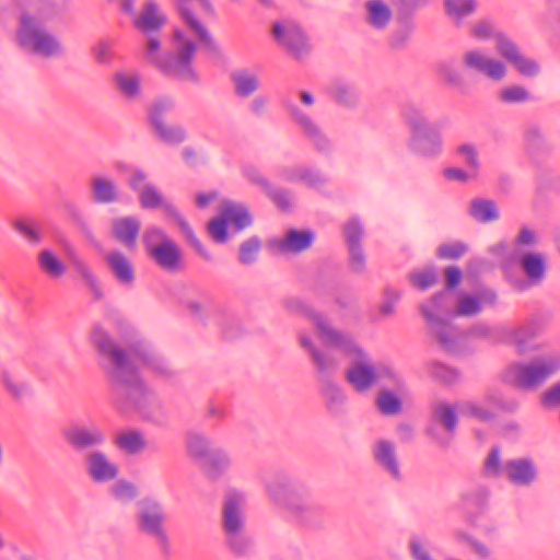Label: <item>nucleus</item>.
<instances>
[{
	"label": "nucleus",
	"mask_w": 560,
	"mask_h": 560,
	"mask_svg": "<svg viewBox=\"0 0 560 560\" xmlns=\"http://www.w3.org/2000/svg\"><path fill=\"white\" fill-rule=\"evenodd\" d=\"M140 221L133 215L115 219L113 234L117 241L127 247H133L140 232Z\"/></svg>",
	"instance_id": "32"
},
{
	"label": "nucleus",
	"mask_w": 560,
	"mask_h": 560,
	"mask_svg": "<svg viewBox=\"0 0 560 560\" xmlns=\"http://www.w3.org/2000/svg\"><path fill=\"white\" fill-rule=\"evenodd\" d=\"M74 267L77 272L84 279L86 285L94 296V300L101 301L104 298V293L97 277L91 271L89 266L81 260H75Z\"/></svg>",
	"instance_id": "51"
},
{
	"label": "nucleus",
	"mask_w": 560,
	"mask_h": 560,
	"mask_svg": "<svg viewBox=\"0 0 560 560\" xmlns=\"http://www.w3.org/2000/svg\"><path fill=\"white\" fill-rule=\"evenodd\" d=\"M215 446L205 434L189 432L187 434V451L198 463L202 460Z\"/></svg>",
	"instance_id": "42"
},
{
	"label": "nucleus",
	"mask_w": 560,
	"mask_h": 560,
	"mask_svg": "<svg viewBox=\"0 0 560 560\" xmlns=\"http://www.w3.org/2000/svg\"><path fill=\"white\" fill-rule=\"evenodd\" d=\"M18 39L22 47L43 57L59 56L63 52L57 37L43 27L38 18L28 13H23L20 18Z\"/></svg>",
	"instance_id": "10"
},
{
	"label": "nucleus",
	"mask_w": 560,
	"mask_h": 560,
	"mask_svg": "<svg viewBox=\"0 0 560 560\" xmlns=\"http://www.w3.org/2000/svg\"><path fill=\"white\" fill-rule=\"evenodd\" d=\"M114 80L117 88L126 97L135 98L140 94V81L138 77L120 72L115 74Z\"/></svg>",
	"instance_id": "52"
},
{
	"label": "nucleus",
	"mask_w": 560,
	"mask_h": 560,
	"mask_svg": "<svg viewBox=\"0 0 560 560\" xmlns=\"http://www.w3.org/2000/svg\"><path fill=\"white\" fill-rule=\"evenodd\" d=\"M467 252V245L463 242L455 241L444 243L438 248V255L442 258L455 259L463 256Z\"/></svg>",
	"instance_id": "63"
},
{
	"label": "nucleus",
	"mask_w": 560,
	"mask_h": 560,
	"mask_svg": "<svg viewBox=\"0 0 560 560\" xmlns=\"http://www.w3.org/2000/svg\"><path fill=\"white\" fill-rule=\"evenodd\" d=\"M199 466L203 474L211 480L219 479L230 467L231 460L228 453L215 446L202 460Z\"/></svg>",
	"instance_id": "30"
},
{
	"label": "nucleus",
	"mask_w": 560,
	"mask_h": 560,
	"mask_svg": "<svg viewBox=\"0 0 560 560\" xmlns=\"http://www.w3.org/2000/svg\"><path fill=\"white\" fill-rule=\"evenodd\" d=\"M243 501L244 498L241 493L230 491L223 504V530L231 551L236 556L247 553L252 546L250 539L244 533Z\"/></svg>",
	"instance_id": "9"
},
{
	"label": "nucleus",
	"mask_w": 560,
	"mask_h": 560,
	"mask_svg": "<svg viewBox=\"0 0 560 560\" xmlns=\"http://www.w3.org/2000/svg\"><path fill=\"white\" fill-rule=\"evenodd\" d=\"M268 493L300 527L318 528L327 517L326 503L302 482L289 478L279 479L268 486Z\"/></svg>",
	"instance_id": "4"
},
{
	"label": "nucleus",
	"mask_w": 560,
	"mask_h": 560,
	"mask_svg": "<svg viewBox=\"0 0 560 560\" xmlns=\"http://www.w3.org/2000/svg\"><path fill=\"white\" fill-rule=\"evenodd\" d=\"M516 258L523 272L526 276V280H520L515 283L518 289L524 290L529 287L537 285L544 280L546 276L547 262L545 256L541 253H525Z\"/></svg>",
	"instance_id": "24"
},
{
	"label": "nucleus",
	"mask_w": 560,
	"mask_h": 560,
	"mask_svg": "<svg viewBox=\"0 0 560 560\" xmlns=\"http://www.w3.org/2000/svg\"><path fill=\"white\" fill-rule=\"evenodd\" d=\"M145 36V56L166 74L184 81L197 82L198 75L192 68V60L196 54V44L187 39L180 30L174 31V39L177 43L174 52L160 56L161 36L160 32L143 33Z\"/></svg>",
	"instance_id": "5"
},
{
	"label": "nucleus",
	"mask_w": 560,
	"mask_h": 560,
	"mask_svg": "<svg viewBox=\"0 0 560 560\" xmlns=\"http://www.w3.org/2000/svg\"><path fill=\"white\" fill-rule=\"evenodd\" d=\"M268 198L281 210L288 211L291 208V194L288 189L276 187L272 184L265 190Z\"/></svg>",
	"instance_id": "57"
},
{
	"label": "nucleus",
	"mask_w": 560,
	"mask_h": 560,
	"mask_svg": "<svg viewBox=\"0 0 560 560\" xmlns=\"http://www.w3.org/2000/svg\"><path fill=\"white\" fill-rule=\"evenodd\" d=\"M365 7L368 10L366 22L376 28L385 27V2L383 0H368Z\"/></svg>",
	"instance_id": "54"
},
{
	"label": "nucleus",
	"mask_w": 560,
	"mask_h": 560,
	"mask_svg": "<svg viewBox=\"0 0 560 560\" xmlns=\"http://www.w3.org/2000/svg\"><path fill=\"white\" fill-rule=\"evenodd\" d=\"M504 478L515 487L528 488L538 479L537 464L527 456L508 459Z\"/></svg>",
	"instance_id": "20"
},
{
	"label": "nucleus",
	"mask_w": 560,
	"mask_h": 560,
	"mask_svg": "<svg viewBox=\"0 0 560 560\" xmlns=\"http://www.w3.org/2000/svg\"><path fill=\"white\" fill-rule=\"evenodd\" d=\"M178 11L180 13L182 19L185 21L187 25L195 32V34L198 36L201 44L205 46V48L211 54L219 56L220 49L214 39L209 34L206 26L194 15V13L190 11V9L187 7V0H175ZM201 4V7L208 11L212 12L213 8L209 0H198Z\"/></svg>",
	"instance_id": "23"
},
{
	"label": "nucleus",
	"mask_w": 560,
	"mask_h": 560,
	"mask_svg": "<svg viewBox=\"0 0 560 560\" xmlns=\"http://www.w3.org/2000/svg\"><path fill=\"white\" fill-rule=\"evenodd\" d=\"M138 198L143 209L163 208L167 215V206L175 207L172 202L164 200L163 195L153 184L147 186L143 191H140Z\"/></svg>",
	"instance_id": "47"
},
{
	"label": "nucleus",
	"mask_w": 560,
	"mask_h": 560,
	"mask_svg": "<svg viewBox=\"0 0 560 560\" xmlns=\"http://www.w3.org/2000/svg\"><path fill=\"white\" fill-rule=\"evenodd\" d=\"M499 55L503 59L492 56L483 48L475 47L464 51L462 62L467 70L494 82L503 81L506 78L509 72L506 62L526 78L537 77L540 72L538 61L527 57L512 38L501 39Z\"/></svg>",
	"instance_id": "3"
},
{
	"label": "nucleus",
	"mask_w": 560,
	"mask_h": 560,
	"mask_svg": "<svg viewBox=\"0 0 560 560\" xmlns=\"http://www.w3.org/2000/svg\"><path fill=\"white\" fill-rule=\"evenodd\" d=\"M86 471L95 482H107L117 478L119 474L118 466L110 462L102 451H93L88 454Z\"/></svg>",
	"instance_id": "25"
},
{
	"label": "nucleus",
	"mask_w": 560,
	"mask_h": 560,
	"mask_svg": "<svg viewBox=\"0 0 560 560\" xmlns=\"http://www.w3.org/2000/svg\"><path fill=\"white\" fill-rule=\"evenodd\" d=\"M299 339L301 346L308 351L312 361L320 375L323 381L322 393L326 399L327 408L331 412L337 413L340 410V407L345 404L346 396L336 384L328 380V376L336 370V360L316 348L308 336L301 334Z\"/></svg>",
	"instance_id": "11"
},
{
	"label": "nucleus",
	"mask_w": 560,
	"mask_h": 560,
	"mask_svg": "<svg viewBox=\"0 0 560 560\" xmlns=\"http://www.w3.org/2000/svg\"><path fill=\"white\" fill-rule=\"evenodd\" d=\"M158 138L167 144H180L187 139V131L180 125H167L165 121L152 127Z\"/></svg>",
	"instance_id": "44"
},
{
	"label": "nucleus",
	"mask_w": 560,
	"mask_h": 560,
	"mask_svg": "<svg viewBox=\"0 0 560 560\" xmlns=\"http://www.w3.org/2000/svg\"><path fill=\"white\" fill-rule=\"evenodd\" d=\"M168 217L172 218L186 235L187 241L191 244L195 250L206 260H212V255L205 248L199 238L195 235L187 220L179 212L176 207L167 206Z\"/></svg>",
	"instance_id": "39"
},
{
	"label": "nucleus",
	"mask_w": 560,
	"mask_h": 560,
	"mask_svg": "<svg viewBox=\"0 0 560 560\" xmlns=\"http://www.w3.org/2000/svg\"><path fill=\"white\" fill-rule=\"evenodd\" d=\"M515 401L505 402L498 393L488 394L482 401L464 400L458 402V413L482 422L491 421L499 410H514Z\"/></svg>",
	"instance_id": "14"
},
{
	"label": "nucleus",
	"mask_w": 560,
	"mask_h": 560,
	"mask_svg": "<svg viewBox=\"0 0 560 560\" xmlns=\"http://www.w3.org/2000/svg\"><path fill=\"white\" fill-rule=\"evenodd\" d=\"M392 2L398 13L390 22V45L399 48L410 36L411 14L417 8L427 4L428 0H392Z\"/></svg>",
	"instance_id": "17"
},
{
	"label": "nucleus",
	"mask_w": 560,
	"mask_h": 560,
	"mask_svg": "<svg viewBox=\"0 0 560 560\" xmlns=\"http://www.w3.org/2000/svg\"><path fill=\"white\" fill-rule=\"evenodd\" d=\"M38 262L40 268L52 278L61 277L66 272L65 264L49 249L39 253Z\"/></svg>",
	"instance_id": "49"
},
{
	"label": "nucleus",
	"mask_w": 560,
	"mask_h": 560,
	"mask_svg": "<svg viewBox=\"0 0 560 560\" xmlns=\"http://www.w3.org/2000/svg\"><path fill=\"white\" fill-rule=\"evenodd\" d=\"M458 404L438 401L432 410V425L429 434L441 445H447L454 434L457 424Z\"/></svg>",
	"instance_id": "15"
},
{
	"label": "nucleus",
	"mask_w": 560,
	"mask_h": 560,
	"mask_svg": "<svg viewBox=\"0 0 560 560\" xmlns=\"http://www.w3.org/2000/svg\"><path fill=\"white\" fill-rule=\"evenodd\" d=\"M106 262L118 282L131 285L135 282V269L131 261L120 252H112Z\"/></svg>",
	"instance_id": "34"
},
{
	"label": "nucleus",
	"mask_w": 560,
	"mask_h": 560,
	"mask_svg": "<svg viewBox=\"0 0 560 560\" xmlns=\"http://www.w3.org/2000/svg\"><path fill=\"white\" fill-rule=\"evenodd\" d=\"M329 93L337 103L347 107L354 106L358 102L354 89L341 81L334 82L329 88Z\"/></svg>",
	"instance_id": "50"
},
{
	"label": "nucleus",
	"mask_w": 560,
	"mask_h": 560,
	"mask_svg": "<svg viewBox=\"0 0 560 560\" xmlns=\"http://www.w3.org/2000/svg\"><path fill=\"white\" fill-rule=\"evenodd\" d=\"M222 212L236 231L244 230L253 222L250 213L243 205L228 203L223 207Z\"/></svg>",
	"instance_id": "43"
},
{
	"label": "nucleus",
	"mask_w": 560,
	"mask_h": 560,
	"mask_svg": "<svg viewBox=\"0 0 560 560\" xmlns=\"http://www.w3.org/2000/svg\"><path fill=\"white\" fill-rule=\"evenodd\" d=\"M287 109L291 118L302 128L304 135L311 139L318 151H327L329 149V140L322 133L318 126L307 114L292 103L287 105Z\"/></svg>",
	"instance_id": "26"
},
{
	"label": "nucleus",
	"mask_w": 560,
	"mask_h": 560,
	"mask_svg": "<svg viewBox=\"0 0 560 560\" xmlns=\"http://www.w3.org/2000/svg\"><path fill=\"white\" fill-rule=\"evenodd\" d=\"M410 279L415 287L427 290L436 283L438 275L433 268H424L413 271Z\"/></svg>",
	"instance_id": "59"
},
{
	"label": "nucleus",
	"mask_w": 560,
	"mask_h": 560,
	"mask_svg": "<svg viewBox=\"0 0 560 560\" xmlns=\"http://www.w3.org/2000/svg\"><path fill=\"white\" fill-rule=\"evenodd\" d=\"M428 329L430 335L447 352H458L464 346V334L455 328L448 320L442 322L441 335L436 334L432 328Z\"/></svg>",
	"instance_id": "33"
},
{
	"label": "nucleus",
	"mask_w": 560,
	"mask_h": 560,
	"mask_svg": "<svg viewBox=\"0 0 560 560\" xmlns=\"http://www.w3.org/2000/svg\"><path fill=\"white\" fill-rule=\"evenodd\" d=\"M538 243L537 233L528 228H523L514 241V257L528 253L527 250Z\"/></svg>",
	"instance_id": "53"
},
{
	"label": "nucleus",
	"mask_w": 560,
	"mask_h": 560,
	"mask_svg": "<svg viewBox=\"0 0 560 560\" xmlns=\"http://www.w3.org/2000/svg\"><path fill=\"white\" fill-rule=\"evenodd\" d=\"M497 100L503 105H516L530 102V91L521 84H508L497 91Z\"/></svg>",
	"instance_id": "40"
},
{
	"label": "nucleus",
	"mask_w": 560,
	"mask_h": 560,
	"mask_svg": "<svg viewBox=\"0 0 560 560\" xmlns=\"http://www.w3.org/2000/svg\"><path fill=\"white\" fill-rule=\"evenodd\" d=\"M540 326L535 320H528L517 327H506L502 329L501 339L515 345L520 352H524L528 340L537 336Z\"/></svg>",
	"instance_id": "29"
},
{
	"label": "nucleus",
	"mask_w": 560,
	"mask_h": 560,
	"mask_svg": "<svg viewBox=\"0 0 560 560\" xmlns=\"http://www.w3.org/2000/svg\"><path fill=\"white\" fill-rule=\"evenodd\" d=\"M283 305L292 313L312 318L319 339L326 346L341 349L350 358V365L346 371V380L357 392L363 393L372 387L377 380L376 371L368 355L349 335L336 330L323 314L314 312L299 298H287L283 301Z\"/></svg>",
	"instance_id": "2"
},
{
	"label": "nucleus",
	"mask_w": 560,
	"mask_h": 560,
	"mask_svg": "<svg viewBox=\"0 0 560 560\" xmlns=\"http://www.w3.org/2000/svg\"><path fill=\"white\" fill-rule=\"evenodd\" d=\"M429 370H430V374L434 378H436L445 384H452L455 381H457L459 377V373L457 372V370H455L454 368H451L448 365H445L441 362L430 363Z\"/></svg>",
	"instance_id": "58"
},
{
	"label": "nucleus",
	"mask_w": 560,
	"mask_h": 560,
	"mask_svg": "<svg viewBox=\"0 0 560 560\" xmlns=\"http://www.w3.org/2000/svg\"><path fill=\"white\" fill-rule=\"evenodd\" d=\"M479 8L478 0H442L445 18L455 26H462Z\"/></svg>",
	"instance_id": "28"
},
{
	"label": "nucleus",
	"mask_w": 560,
	"mask_h": 560,
	"mask_svg": "<svg viewBox=\"0 0 560 560\" xmlns=\"http://www.w3.org/2000/svg\"><path fill=\"white\" fill-rule=\"evenodd\" d=\"M167 514L162 503L145 498L137 503V528L150 537L164 557L171 555V540L166 529Z\"/></svg>",
	"instance_id": "7"
},
{
	"label": "nucleus",
	"mask_w": 560,
	"mask_h": 560,
	"mask_svg": "<svg viewBox=\"0 0 560 560\" xmlns=\"http://www.w3.org/2000/svg\"><path fill=\"white\" fill-rule=\"evenodd\" d=\"M14 229L32 243L36 244L42 240V233L33 220H15Z\"/></svg>",
	"instance_id": "61"
},
{
	"label": "nucleus",
	"mask_w": 560,
	"mask_h": 560,
	"mask_svg": "<svg viewBox=\"0 0 560 560\" xmlns=\"http://www.w3.org/2000/svg\"><path fill=\"white\" fill-rule=\"evenodd\" d=\"M285 178L288 180L303 182L308 187H319L327 182L326 177L319 171L306 166L298 167L288 172L285 174Z\"/></svg>",
	"instance_id": "46"
},
{
	"label": "nucleus",
	"mask_w": 560,
	"mask_h": 560,
	"mask_svg": "<svg viewBox=\"0 0 560 560\" xmlns=\"http://www.w3.org/2000/svg\"><path fill=\"white\" fill-rule=\"evenodd\" d=\"M485 474L489 477H504L505 476V462L501 459L500 451L493 448L490 451L483 464Z\"/></svg>",
	"instance_id": "56"
},
{
	"label": "nucleus",
	"mask_w": 560,
	"mask_h": 560,
	"mask_svg": "<svg viewBox=\"0 0 560 560\" xmlns=\"http://www.w3.org/2000/svg\"><path fill=\"white\" fill-rule=\"evenodd\" d=\"M409 550L413 560H433L429 553V541L420 536H413L409 540Z\"/></svg>",
	"instance_id": "62"
},
{
	"label": "nucleus",
	"mask_w": 560,
	"mask_h": 560,
	"mask_svg": "<svg viewBox=\"0 0 560 560\" xmlns=\"http://www.w3.org/2000/svg\"><path fill=\"white\" fill-rule=\"evenodd\" d=\"M468 34L477 40L493 39L495 50L499 52V46L502 38L511 39V37L502 31L497 30L493 21L489 18H481L468 26Z\"/></svg>",
	"instance_id": "31"
},
{
	"label": "nucleus",
	"mask_w": 560,
	"mask_h": 560,
	"mask_svg": "<svg viewBox=\"0 0 560 560\" xmlns=\"http://www.w3.org/2000/svg\"><path fill=\"white\" fill-rule=\"evenodd\" d=\"M62 436L72 450L78 452L100 446L105 442L104 432L96 425L74 424L63 429Z\"/></svg>",
	"instance_id": "22"
},
{
	"label": "nucleus",
	"mask_w": 560,
	"mask_h": 560,
	"mask_svg": "<svg viewBox=\"0 0 560 560\" xmlns=\"http://www.w3.org/2000/svg\"><path fill=\"white\" fill-rule=\"evenodd\" d=\"M453 310L451 293L446 290L432 295L420 305V312L427 320L428 328H432L439 335H441L442 322L447 320V316H453Z\"/></svg>",
	"instance_id": "18"
},
{
	"label": "nucleus",
	"mask_w": 560,
	"mask_h": 560,
	"mask_svg": "<svg viewBox=\"0 0 560 560\" xmlns=\"http://www.w3.org/2000/svg\"><path fill=\"white\" fill-rule=\"evenodd\" d=\"M540 402L546 408L560 406V381L553 383L541 393Z\"/></svg>",
	"instance_id": "64"
},
{
	"label": "nucleus",
	"mask_w": 560,
	"mask_h": 560,
	"mask_svg": "<svg viewBox=\"0 0 560 560\" xmlns=\"http://www.w3.org/2000/svg\"><path fill=\"white\" fill-rule=\"evenodd\" d=\"M116 446L128 454H139L147 447L143 434L138 430H129L118 434L115 439Z\"/></svg>",
	"instance_id": "41"
},
{
	"label": "nucleus",
	"mask_w": 560,
	"mask_h": 560,
	"mask_svg": "<svg viewBox=\"0 0 560 560\" xmlns=\"http://www.w3.org/2000/svg\"><path fill=\"white\" fill-rule=\"evenodd\" d=\"M457 156L463 161L468 170L479 176L481 162L477 147L470 142H464L456 148Z\"/></svg>",
	"instance_id": "48"
},
{
	"label": "nucleus",
	"mask_w": 560,
	"mask_h": 560,
	"mask_svg": "<svg viewBox=\"0 0 560 560\" xmlns=\"http://www.w3.org/2000/svg\"><path fill=\"white\" fill-rule=\"evenodd\" d=\"M314 241L311 230L289 229L283 238L272 242V246L281 253H301L310 248Z\"/></svg>",
	"instance_id": "27"
},
{
	"label": "nucleus",
	"mask_w": 560,
	"mask_h": 560,
	"mask_svg": "<svg viewBox=\"0 0 560 560\" xmlns=\"http://www.w3.org/2000/svg\"><path fill=\"white\" fill-rule=\"evenodd\" d=\"M406 121L410 129L409 148L415 154L432 159L442 153V138L422 110H408Z\"/></svg>",
	"instance_id": "8"
},
{
	"label": "nucleus",
	"mask_w": 560,
	"mask_h": 560,
	"mask_svg": "<svg viewBox=\"0 0 560 560\" xmlns=\"http://www.w3.org/2000/svg\"><path fill=\"white\" fill-rule=\"evenodd\" d=\"M165 24V18L158 13V5L153 1L145 3L141 14L135 20V26L143 33L160 32Z\"/></svg>",
	"instance_id": "36"
},
{
	"label": "nucleus",
	"mask_w": 560,
	"mask_h": 560,
	"mask_svg": "<svg viewBox=\"0 0 560 560\" xmlns=\"http://www.w3.org/2000/svg\"><path fill=\"white\" fill-rule=\"evenodd\" d=\"M175 108V101L170 96L154 100L148 108V120L151 127L164 122V116Z\"/></svg>",
	"instance_id": "45"
},
{
	"label": "nucleus",
	"mask_w": 560,
	"mask_h": 560,
	"mask_svg": "<svg viewBox=\"0 0 560 560\" xmlns=\"http://www.w3.org/2000/svg\"><path fill=\"white\" fill-rule=\"evenodd\" d=\"M560 371V350L542 352L526 362L508 368L506 376L520 388L535 390Z\"/></svg>",
	"instance_id": "6"
},
{
	"label": "nucleus",
	"mask_w": 560,
	"mask_h": 560,
	"mask_svg": "<svg viewBox=\"0 0 560 560\" xmlns=\"http://www.w3.org/2000/svg\"><path fill=\"white\" fill-rule=\"evenodd\" d=\"M92 342L98 353L108 360L106 374L115 407L120 411H137L143 419L161 423L164 419L161 402L140 376L136 360L163 377L173 375L170 365L148 349L126 351L117 346L109 332L100 325L92 331Z\"/></svg>",
	"instance_id": "1"
},
{
	"label": "nucleus",
	"mask_w": 560,
	"mask_h": 560,
	"mask_svg": "<svg viewBox=\"0 0 560 560\" xmlns=\"http://www.w3.org/2000/svg\"><path fill=\"white\" fill-rule=\"evenodd\" d=\"M261 242L258 236H250L249 238L245 240L238 250V259L243 265H250L253 264L258 255V252L260 249Z\"/></svg>",
	"instance_id": "55"
},
{
	"label": "nucleus",
	"mask_w": 560,
	"mask_h": 560,
	"mask_svg": "<svg viewBox=\"0 0 560 560\" xmlns=\"http://www.w3.org/2000/svg\"><path fill=\"white\" fill-rule=\"evenodd\" d=\"M272 35L295 59H302L311 51V45L304 31L293 21L275 22Z\"/></svg>",
	"instance_id": "13"
},
{
	"label": "nucleus",
	"mask_w": 560,
	"mask_h": 560,
	"mask_svg": "<svg viewBox=\"0 0 560 560\" xmlns=\"http://www.w3.org/2000/svg\"><path fill=\"white\" fill-rule=\"evenodd\" d=\"M231 81L234 84V92L240 97H248L260 86L259 78L256 73L247 69H240L231 74Z\"/></svg>",
	"instance_id": "37"
},
{
	"label": "nucleus",
	"mask_w": 560,
	"mask_h": 560,
	"mask_svg": "<svg viewBox=\"0 0 560 560\" xmlns=\"http://www.w3.org/2000/svg\"><path fill=\"white\" fill-rule=\"evenodd\" d=\"M411 405L410 390L402 376L387 368V416L400 415Z\"/></svg>",
	"instance_id": "19"
},
{
	"label": "nucleus",
	"mask_w": 560,
	"mask_h": 560,
	"mask_svg": "<svg viewBox=\"0 0 560 560\" xmlns=\"http://www.w3.org/2000/svg\"><path fill=\"white\" fill-rule=\"evenodd\" d=\"M151 258L164 270L175 272L182 269V250L163 230L149 229L143 236Z\"/></svg>",
	"instance_id": "12"
},
{
	"label": "nucleus",
	"mask_w": 560,
	"mask_h": 560,
	"mask_svg": "<svg viewBox=\"0 0 560 560\" xmlns=\"http://www.w3.org/2000/svg\"><path fill=\"white\" fill-rule=\"evenodd\" d=\"M229 221L221 211L220 215L212 219L208 224V231L212 238L218 243H224L228 240Z\"/></svg>",
	"instance_id": "60"
},
{
	"label": "nucleus",
	"mask_w": 560,
	"mask_h": 560,
	"mask_svg": "<svg viewBox=\"0 0 560 560\" xmlns=\"http://www.w3.org/2000/svg\"><path fill=\"white\" fill-rule=\"evenodd\" d=\"M497 302V294L489 289H482L477 293L458 292L453 303V316H475L479 314L485 305H493Z\"/></svg>",
	"instance_id": "21"
},
{
	"label": "nucleus",
	"mask_w": 560,
	"mask_h": 560,
	"mask_svg": "<svg viewBox=\"0 0 560 560\" xmlns=\"http://www.w3.org/2000/svg\"><path fill=\"white\" fill-rule=\"evenodd\" d=\"M93 200L97 203H113L119 200V191L113 178L97 176L91 180Z\"/></svg>",
	"instance_id": "35"
},
{
	"label": "nucleus",
	"mask_w": 560,
	"mask_h": 560,
	"mask_svg": "<svg viewBox=\"0 0 560 560\" xmlns=\"http://www.w3.org/2000/svg\"><path fill=\"white\" fill-rule=\"evenodd\" d=\"M364 228L359 217H352L342 225V235L349 254L350 269L355 273L365 271V254L362 248Z\"/></svg>",
	"instance_id": "16"
},
{
	"label": "nucleus",
	"mask_w": 560,
	"mask_h": 560,
	"mask_svg": "<svg viewBox=\"0 0 560 560\" xmlns=\"http://www.w3.org/2000/svg\"><path fill=\"white\" fill-rule=\"evenodd\" d=\"M469 215L478 222L488 223L499 219L500 212L493 200L475 198L468 208Z\"/></svg>",
	"instance_id": "38"
}]
</instances>
